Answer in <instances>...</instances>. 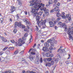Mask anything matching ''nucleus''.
Wrapping results in <instances>:
<instances>
[{"mask_svg":"<svg viewBox=\"0 0 73 73\" xmlns=\"http://www.w3.org/2000/svg\"><path fill=\"white\" fill-rule=\"evenodd\" d=\"M36 20L38 21L36 24L37 25H38V27H41V25H42V28L43 29H44L46 26L45 25V23L46 22V20L45 19L44 21L41 20L40 21H39L40 19V17L38 15L36 16Z\"/></svg>","mask_w":73,"mask_h":73,"instance_id":"f257e3e1","label":"nucleus"},{"mask_svg":"<svg viewBox=\"0 0 73 73\" xmlns=\"http://www.w3.org/2000/svg\"><path fill=\"white\" fill-rule=\"evenodd\" d=\"M38 8H40V11H42L43 10L45 12L46 11V9L45 7H44L45 5L44 4H43L42 3L40 4V3H38Z\"/></svg>","mask_w":73,"mask_h":73,"instance_id":"f03ea898","label":"nucleus"},{"mask_svg":"<svg viewBox=\"0 0 73 73\" xmlns=\"http://www.w3.org/2000/svg\"><path fill=\"white\" fill-rule=\"evenodd\" d=\"M24 40H26V39L23 37L22 38H20L19 39V42L17 43L18 46H21L22 44H24L25 43Z\"/></svg>","mask_w":73,"mask_h":73,"instance_id":"7ed1b4c3","label":"nucleus"},{"mask_svg":"<svg viewBox=\"0 0 73 73\" xmlns=\"http://www.w3.org/2000/svg\"><path fill=\"white\" fill-rule=\"evenodd\" d=\"M38 3H37L36 4V8H35V9H33L31 11V12L33 13H35L36 12H37L38 11Z\"/></svg>","mask_w":73,"mask_h":73,"instance_id":"20e7f679","label":"nucleus"},{"mask_svg":"<svg viewBox=\"0 0 73 73\" xmlns=\"http://www.w3.org/2000/svg\"><path fill=\"white\" fill-rule=\"evenodd\" d=\"M21 22H16L15 23V28H17V27H21Z\"/></svg>","mask_w":73,"mask_h":73,"instance_id":"39448f33","label":"nucleus"},{"mask_svg":"<svg viewBox=\"0 0 73 73\" xmlns=\"http://www.w3.org/2000/svg\"><path fill=\"white\" fill-rule=\"evenodd\" d=\"M59 60V58H57L56 59H54V60H52L51 62V64L52 65H54V61L56 63L57 62H58V60Z\"/></svg>","mask_w":73,"mask_h":73,"instance_id":"423d86ee","label":"nucleus"},{"mask_svg":"<svg viewBox=\"0 0 73 73\" xmlns=\"http://www.w3.org/2000/svg\"><path fill=\"white\" fill-rule=\"evenodd\" d=\"M68 35H72L73 36V30H71L70 28H68Z\"/></svg>","mask_w":73,"mask_h":73,"instance_id":"0eeeda50","label":"nucleus"},{"mask_svg":"<svg viewBox=\"0 0 73 73\" xmlns=\"http://www.w3.org/2000/svg\"><path fill=\"white\" fill-rule=\"evenodd\" d=\"M55 6V7L54 9V11H57V13H59V12H60V9H59V7H58V6H56L55 5H53V7Z\"/></svg>","mask_w":73,"mask_h":73,"instance_id":"6e6552de","label":"nucleus"},{"mask_svg":"<svg viewBox=\"0 0 73 73\" xmlns=\"http://www.w3.org/2000/svg\"><path fill=\"white\" fill-rule=\"evenodd\" d=\"M21 27L23 29H24V30L25 31V32H29V30H28V29H27L26 28H25V26L22 25H21Z\"/></svg>","mask_w":73,"mask_h":73,"instance_id":"1a4fd4ad","label":"nucleus"},{"mask_svg":"<svg viewBox=\"0 0 73 73\" xmlns=\"http://www.w3.org/2000/svg\"><path fill=\"white\" fill-rule=\"evenodd\" d=\"M42 50L45 52H49V49L46 47H43Z\"/></svg>","mask_w":73,"mask_h":73,"instance_id":"9d476101","label":"nucleus"},{"mask_svg":"<svg viewBox=\"0 0 73 73\" xmlns=\"http://www.w3.org/2000/svg\"><path fill=\"white\" fill-rule=\"evenodd\" d=\"M36 4H35V3H31L30 4V6L33 7V8H36Z\"/></svg>","mask_w":73,"mask_h":73,"instance_id":"9b49d317","label":"nucleus"},{"mask_svg":"<svg viewBox=\"0 0 73 73\" xmlns=\"http://www.w3.org/2000/svg\"><path fill=\"white\" fill-rule=\"evenodd\" d=\"M50 47L49 48L50 50H53V48L52 47H54V43H51L50 44Z\"/></svg>","mask_w":73,"mask_h":73,"instance_id":"f8f14e48","label":"nucleus"},{"mask_svg":"<svg viewBox=\"0 0 73 73\" xmlns=\"http://www.w3.org/2000/svg\"><path fill=\"white\" fill-rule=\"evenodd\" d=\"M11 9H10V11L11 12V13H12V12H13L15 11V7L14 6H11Z\"/></svg>","mask_w":73,"mask_h":73,"instance_id":"ddd939ff","label":"nucleus"},{"mask_svg":"<svg viewBox=\"0 0 73 73\" xmlns=\"http://www.w3.org/2000/svg\"><path fill=\"white\" fill-rule=\"evenodd\" d=\"M49 24L50 25H51L50 26V27H54V23H53L52 21H50L49 22Z\"/></svg>","mask_w":73,"mask_h":73,"instance_id":"4468645a","label":"nucleus"},{"mask_svg":"<svg viewBox=\"0 0 73 73\" xmlns=\"http://www.w3.org/2000/svg\"><path fill=\"white\" fill-rule=\"evenodd\" d=\"M38 2V1L37 0H32V3H35V4H37Z\"/></svg>","mask_w":73,"mask_h":73,"instance_id":"2eb2a0df","label":"nucleus"},{"mask_svg":"<svg viewBox=\"0 0 73 73\" xmlns=\"http://www.w3.org/2000/svg\"><path fill=\"white\" fill-rule=\"evenodd\" d=\"M32 15L34 17L38 16V13H37V12L35 13H33Z\"/></svg>","mask_w":73,"mask_h":73,"instance_id":"dca6fc26","label":"nucleus"},{"mask_svg":"<svg viewBox=\"0 0 73 73\" xmlns=\"http://www.w3.org/2000/svg\"><path fill=\"white\" fill-rule=\"evenodd\" d=\"M45 13V15H46V16L49 15V10L48 9H47L46 10V11H44Z\"/></svg>","mask_w":73,"mask_h":73,"instance_id":"f3484780","label":"nucleus"},{"mask_svg":"<svg viewBox=\"0 0 73 73\" xmlns=\"http://www.w3.org/2000/svg\"><path fill=\"white\" fill-rule=\"evenodd\" d=\"M25 22H26V23L27 25H30L31 24V23L28 20H27V21L25 20Z\"/></svg>","mask_w":73,"mask_h":73,"instance_id":"a211bd4d","label":"nucleus"},{"mask_svg":"<svg viewBox=\"0 0 73 73\" xmlns=\"http://www.w3.org/2000/svg\"><path fill=\"white\" fill-rule=\"evenodd\" d=\"M29 58L30 59L31 61H33V56L30 55L29 57Z\"/></svg>","mask_w":73,"mask_h":73,"instance_id":"6ab92c4d","label":"nucleus"},{"mask_svg":"<svg viewBox=\"0 0 73 73\" xmlns=\"http://www.w3.org/2000/svg\"><path fill=\"white\" fill-rule=\"evenodd\" d=\"M51 64L49 62L46 63V66H48L49 67H50V66H51Z\"/></svg>","mask_w":73,"mask_h":73,"instance_id":"aec40b11","label":"nucleus"},{"mask_svg":"<svg viewBox=\"0 0 73 73\" xmlns=\"http://www.w3.org/2000/svg\"><path fill=\"white\" fill-rule=\"evenodd\" d=\"M44 44L45 47H49V44L48 43L45 42Z\"/></svg>","mask_w":73,"mask_h":73,"instance_id":"412c9836","label":"nucleus"},{"mask_svg":"<svg viewBox=\"0 0 73 73\" xmlns=\"http://www.w3.org/2000/svg\"><path fill=\"white\" fill-rule=\"evenodd\" d=\"M1 39L4 42H7V39L4 38L3 37H1Z\"/></svg>","mask_w":73,"mask_h":73,"instance_id":"4be33fe9","label":"nucleus"},{"mask_svg":"<svg viewBox=\"0 0 73 73\" xmlns=\"http://www.w3.org/2000/svg\"><path fill=\"white\" fill-rule=\"evenodd\" d=\"M19 53V50H17L15 51L14 53V55H16V54H17V53Z\"/></svg>","mask_w":73,"mask_h":73,"instance_id":"5701e85b","label":"nucleus"},{"mask_svg":"<svg viewBox=\"0 0 73 73\" xmlns=\"http://www.w3.org/2000/svg\"><path fill=\"white\" fill-rule=\"evenodd\" d=\"M46 56V57H50V53H49L48 52V53H46L45 54Z\"/></svg>","mask_w":73,"mask_h":73,"instance_id":"b1692460","label":"nucleus"},{"mask_svg":"<svg viewBox=\"0 0 73 73\" xmlns=\"http://www.w3.org/2000/svg\"><path fill=\"white\" fill-rule=\"evenodd\" d=\"M52 3H53L52 0H49L48 2V4L49 5H50V4H52Z\"/></svg>","mask_w":73,"mask_h":73,"instance_id":"393cba45","label":"nucleus"},{"mask_svg":"<svg viewBox=\"0 0 73 73\" xmlns=\"http://www.w3.org/2000/svg\"><path fill=\"white\" fill-rule=\"evenodd\" d=\"M60 51V52L62 53H63L64 52H63V51L62 50H61V49L59 48L57 51L58 52Z\"/></svg>","mask_w":73,"mask_h":73,"instance_id":"a878e982","label":"nucleus"},{"mask_svg":"<svg viewBox=\"0 0 73 73\" xmlns=\"http://www.w3.org/2000/svg\"><path fill=\"white\" fill-rule=\"evenodd\" d=\"M52 41H53V40L50 39L48 40L47 42H48V43H50V44H51V43H53V42H52Z\"/></svg>","mask_w":73,"mask_h":73,"instance_id":"bb28decb","label":"nucleus"},{"mask_svg":"<svg viewBox=\"0 0 73 73\" xmlns=\"http://www.w3.org/2000/svg\"><path fill=\"white\" fill-rule=\"evenodd\" d=\"M8 48V47H6L4 48L3 49V51H5V50H6Z\"/></svg>","mask_w":73,"mask_h":73,"instance_id":"cd10ccee","label":"nucleus"},{"mask_svg":"<svg viewBox=\"0 0 73 73\" xmlns=\"http://www.w3.org/2000/svg\"><path fill=\"white\" fill-rule=\"evenodd\" d=\"M60 17H62V19H66V16H65V15H60Z\"/></svg>","mask_w":73,"mask_h":73,"instance_id":"c85d7f7f","label":"nucleus"},{"mask_svg":"<svg viewBox=\"0 0 73 73\" xmlns=\"http://www.w3.org/2000/svg\"><path fill=\"white\" fill-rule=\"evenodd\" d=\"M22 4V3L21 1H19L18 3V5L19 7H21V5Z\"/></svg>","mask_w":73,"mask_h":73,"instance_id":"c756f323","label":"nucleus"},{"mask_svg":"<svg viewBox=\"0 0 73 73\" xmlns=\"http://www.w3.org/2000/svg\"><path fill=\"white\" fill-rule=\"evenodd\" d=\"M22 63H26L27 62L25 61V60L23 59L22 60Z\"/></svg>","mask_w":73,"mask_h":73,"instance_id":"7c9ffc66","label":"nucleus"},{"mask_svg":"<svg viewBox=\"0 0 73 73\" xmlns=\"http://www.w3.org/2000/svg\"><path fill=\"white\" fill-rule=\"evenodd\" d=\"M47 61H48V62H49L50 61H51V60H52V58H47Z\"/></svg>","mask_w":73,"mask_h":73,"instance_id":"2f4dec72","label":"nucleus"},{"mask_svg":"<svg viewBox=\"0 0 73 73\" xmlns=\"http://www.w3.org/2000/svg\"><path fill=\"white\" fill-rule=\"evenodd\" d=\"M31 53L32 55H35L36 54V52H31Z\"/></svg>","mask_w":73,"mask_h":73,"instance_id":"473e14b6","label":"nucleus"},{"mask_svg":"<svg viewBox=\"0 0 73 73\" xmlns=\"http://www.w3.org/2000/svg\"><path fill=\"white\" fill-rule=\"evenodd\" d=\"M69 36V39L71 40L72 39V36L71 35H68Z\"/></svg>","mask_w":73,"mask_h":73,"instance_id":"72a5a7b5","label":"nucleus"},{"mask_svg":"<svg viewBox=\"0 0 73 73\" xmlns=\"http://www.w3.org/2000/svg\"><path fill=\"white\" fill-rule=\"evenodd\" d=\"M42 12H41V11H40L39 12L38 14V15H40V16H41V15H42Z\"/></svg>","mask_w":73,"mask_h":73,"instance_id":"f704fd0d","label":"nucleus"},{"mask_svg":"<svg viewBox=\"0 0 73 73\" xmlns=\"http://www.w3.org/2000/svg\"><path fill=\"white\" fill-rule=\"evenodd\" d=\"M1 61H4V58H3V57H1Z\"/></svg>","mask_w":73,"mask_h":73,"instance_id":"c9c22d12","label":"nucleus"},{"mask_svg":"<svg viewBox=\"0 0 73 73\" xmlns=\"http://www.w3.org/2000/svg\"><path fill=\"white\" fill-rule=\"evenodd\" d=\"M61 15H60V14L59 13H57V15H56V16L57 17H59L60 16H61Z\"/></svg>","mask_w":73,"mask_h":73,"instance_id":"e433bc0d","label":"nucleus"},{"mask_svg":"<svg viewBox=\"0 0 73 73\" xmlns=\"http://www.w3.org/2000/svg\"><path fill=\"white\" fill-rule=\"evenodd\" d=\"M28 34L27 33H26V34H25L24 35V37H27L28 36Z\"/></svg>","mask_w":73,"mask_h":73,"instance_id":"4c0bfd02","label":"nucleus"},{"mask_svg":"<svg viewBox=\"0 0 73 73\" xmlns=\"http://www.w3.org/2000/svg\"><path fill=\"white\" fill-rule=\"evenodd\" d=\"M65 23H62V25L61 26V27H64V26H65V27H66V26L65 25Z\"/></svg>","mask_w":73,"mask_h":73,"instance_id":"58836bf2","label":"nucleus"},{"mask_svg":"<svg viewBox=\"0 0 73 73\" xmlns=\"http://www.w3.org/2000/svg\"><path fill=\"white\" fill-rule=\"evenodd\" d=\"M10 42L13 43H13H15V40H11Z\"/></svg>","mask_w":73,"mask_h":73,"instance_id":"ea45409f","label":"nucleus"},{"mask_svg":"<svg viewBox=\"0 0 73 73\" xmlns=\"http://www.w3.org/2000/svg\"><path fill=\"white\" fill-rule=\"evenodd\" d=\"M62 23L61 22H59L58 23V24L59 25H60V26H61Z\"/></svg>","mask_w":73,"mask_h":73,"instance_id":"a19ab883","label":"nucleus"},{"mask_svg":"<svg viewBox=\"0 0 73 73\" xmlns=\"http://www.w3.org/2000/svg\"><path fill=\"white\" fill-rule=\"evenodd\" d=\"M32 38H33L32 36V35H31V38L30 40V42H32Z\"/></svg>","mask_w":73,"mask_h":73,"instance_id":"79ce46f5","label":"nucleus"},{"mask_svg":"<svg viewBox=\"0 0 73 73\" xmlns=\"http://www.w3.org/2000/svg\"><path fill=\"white\" fill-rule=\"evenodd\" d=\"M14 33H16L17 32V30L16 29H14L13 30Z\"/></svg>","mask_w":73,"mask_h":73,"instance_id":"37998d69","label":"nucleus"},{"mask_svg":"<svg viewBox=\"0 0 73 73\" xmlns=\"http://www.w3.org/2000/svg\"><path fill=\"white\" fill-rule=\"evenodd\" d=\"M36 28L35 29H36L37 31H38V27H37V26H36Z\"/></svg>","mask_w":73,"mask_h":73,"instance_id":"c03bdc74","label":"nucleus"},{"mask_svg":"<svg viewBox=\"0 0 73 73\" xmlns=\"http://www.w3.org/2000/svg\"><path fill=\"white\" fill-rule=\"evenodd\" d=\"M20 54L21 55L23 54H24V51H21L20 53Z\"/></svg>","mask_w":73,"mask_h":73,"instance_id":"a18cd8bd","label":"nucleus"},{"mask_svg":"<svg viewBox=\"0 0 73 73\" xmlns=\"http://www.w3.org/2000/svg\"><path fill=\"white\" fill-rule=\"evenodd\" d=\"M6 52L7 54H8L10 53V52H9V51H6Z\"/></svg>","mask_w":73,"mask_h":73,"instance_id":"49530a36","label":"nucleus"},{"mask_svg":"<svg viewBox=\"0 0 73 73\" xmlns=\"http://www.w3.org/2000/svg\"><path fill=\"white\" fill-rule=\"evenodd\" d=\"M59 64L60 66H62V62H60Z\"/></svg>","mask_w":73,"mask_h":73,"instance_id":"de8ad7c7","label":"nucleus"},{"mask_svg":"<svg viewBox=\"0 0 73 73\" xmlns=\"http://www.w3.org/2000/svg\"><path fill=\"white\" fill-rule=\"evenodd\" d=\"M9 49H11V50H13L14 49V48L13 47H10L9 48Z\"/></svg>","mask_w":73,"mask_h":73,"instance_id":"09e8293b","label":"nucleus"},{"mask_svg":"<svg viewBox=\"0 0 73 73\" xmlns=\"http://www.w3.org/2000/svg\"><path fill=\"white\" fill-rule=\"evenodd\" d=\"M40 61L41 63H42V58H40Z\"/></svg>","mask_w":73,"mask_h":73,"instance_id":"8fccbe9b","label":"nucleus"},{"mask_svg":"<svg viewBox=\"0 0 73 73\" xmlns=\"http://www.w3.org/2000/svg\"><path fill=\"white\" fill-rule=\"evenodd\" d=\"M66 17H67V19H68L69 18V14H67L66 15Z\"/></svg>","mask_w":73,"mask_h":73,"instance_id":"3c124183","label":"nucleus"},{"mask_svg":"<svg viewBox=\"0 0 73 73\" xmlns=\"http://www.w3.org/2000/svg\"><path fill=\"white\" fill-rule=\"evenodd\" d=\"M54 12V9L53 10V9L51 10H50V12L51 13H53V12Z\"/></svg>","mask_w":73,"mask_h":73,"instance_id":"603ef678","label":"nucleus"},{"mask_svg":"<svg viewBox=\"0 0 73 73\" xmlns=\"http://www.w3.org/2000/svg\"><path fill=\"white\" fill-rule=\"evenodd\" d=\"M54 3H57V0H55L54 1Z\"/></svg>","mask_w":73,"mask_h":73,"instance_id":"864d4df0","label":"nucleus"},{"mask_svg":"<svg viewBox=\"0 0 73 73\" xmlns=\"http://www.w3.org/2000/svg\"><path fill=\"white\" fill-rule=\"evenodd\" d=\"M9 21H11V22H12V19L11 18H10L9 19Z\"/></svg>","mask_w":73,"mask_h":73,"instance_id":"5fc2aeb1","label":"nucleus"},{"mask_svg":"<svg viewBox=\"0 0 73 73\" xmlns=\"http://www.w3.org/2000/svg\"><path fill=\"white\" fill-rule=\"evenodd\" d=\"M50 57H53L54 56L53 54H50Z\"/></svg>","mask_w":73,"mask_h":73,"instance_id":"6e6d98bb","label":"nucleus"},{"mask_svg":"<svg viewBox=\"0 0 73 73\" xmlns=\"http://www.w3.org/2000/svg\"><path fill=\"white\" fill-rule=\"evenodd\" d=\"M60 19H61V18L58 17V18H57V21H59V20H60Z\"/></svg>","mask_w":73,"mask_h":73,"instance_id":"4d7b16f0","label":"nucleus"},{"mask_svg":"<svg viewBox=\"0 0 73 73\" xmlns=\"http://www.w3.org/2000/svg\"><path fill=\"white\" fill-rule=\"evenodd\" d=\"M65 15V13H64V12H63L61 15L62 16L63 15V16H64V15Z\"/></svg>","mask_w":73,"mask_h":73,"instance_id":"13d9d810","label":"nucleus"},{"mask_svg":"<svg viewBox=\"0 0 73 73\" xmlns=\"http://www.w3.org/2000/svg\"><path fill=\"white\" fill-rule=\"evenodd\" d=\"M56 56L57 57H60V54H57L56 55Z\"/></svg>","mask_w":73,"mask_h":73,"instance_id":"bf43d9fd","label":"nucleus"},{"mask_svg":"<svg viewBox=\"0 0 73 73\" xmlns=\"http://www.w3.org/2000/svg\"><path fill=\"white\" fill-rule=\"evenodd\" d=\"M46 60H47V58H44L43 59V61H46Z\"/></svg>","mask_w":73,"mask_h":73,"instance_id":"052dcab7","label":"nucleus"},{"mask_svg":"<svg viewBox=\"0 0 73 73\" xmlns=\"http://www.w3.org/2000/svg\"><path fill=\"white\" fill-rule=\"evenodd\" d=\"M65 31H67V30H68V28H67V27H65Z\"/></svg>","mask_w":73,"mask_h":73,"instance_id":"680f3d73","label":"nucleus"},{"mask_svg":"<svg viewBox=\"0 0 73 73\" xmlns=\"http://www.w3.org/2000/svg\"><path fill=\"white\" fill-rule=\"evenodd\" d=\"M0 20L1 21V22H3V18H1Z\"/></svg>","mask_w":73,"mask_h":73,"instance_id":"e2e57ef3","label":"nucleus"},{"mask_svg":"<svg viewBox=\"0 0 73 73\" xmlns=\"http://www.w3.org/2000/svg\"><path fill=\"white\" fill-rule=\"evenodd\" d=\"M26 73H31V72L29 71V70H28L26 72Z\"/></svg>","mask_w":73,"mask_h":73,"instance_id":"0e129e2a","label":"nucleus"},{"mask_svg":"<svg viewBox=\"0 0 73 73\" xmlns=\"http://www.w3.org/2000/svg\"><path fill=\"white\" fill-rule=\"evenodd\" d=\"M68 20L69 21H70V20H71V17H69Z\"/></svg>","mask_w":73,"mask_h":73,"instance_id":"69168bd1","label":"nucleus"},{"mask_svg":"<svg viewBox=\"0 0 73 73\" xmlns=\"http://www.w3.org/2000/svg\"><path fill=\"white\" fill-rule=\"evenodd\" d=\"M57 5L58 6H59L60 5V3L58 2V4H57Z\"/></svg>","mask_w":73,"mask_h":73,"instance_id":"338daca9","label":"nucleus"},{"mask_svg":"<svg viewBox=\"0 0 73 73\" xmlns=\"http://www.w3.org/2000/svg\"><path fill=\"white\" fill-rule=\"evenodd\" d=\"M31 73H36L35 72H34L33 71H31Z\"/></svg>","mask_w":73,"mask_h":73,"instance_id":"774afa93","label":"nucleus"}]
</instances>
